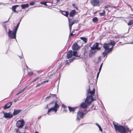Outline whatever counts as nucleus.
I'll use <instances>...</instances> for the list:
<instances>
[{
	"label": "nucleus",
	"instance_id": "1",
	"mask_svg": "<svg viewBox=\"0 0 133 133\" xmlns=\"http://www.w3.org/2000/svg\"><path fill=\"white\" fill-rule=\"evenodd\" d=\"M95 92V88L93 85H90L89 88L87 90V97L85 102L81 103L80 105L81 108L85 109L88 106V104H90L95 100L93 98Z\"/></svg>",
	"mask_w": 133,
	"mask_h": 133
},
{
	"label": "nucleus",
	"instance_id": "2",
	"mask_svg": "<svg viewBox=\"0 0 133 133\" xmlns=\"http://www.w3.org/2000/svg\"><path fill=\"white\" fill-rule=\"evenodd\" d=\"M114 124L115 130L121 133H130L131 130L127 126H123L116 122H113Z\"/></svg>",
	"mask_w": 133,
	"mask_h": 133
},
{
	"label": "nucleus",
	"instance_id": "3",
	"mask_svg": "<svg viewBox=\"0 0 133 133\" xmlns=\"http://www.w3.org/2000/svg\"><path fill=\"white\" fill-rule=\"evenodd\" d=\"M115 43V42L111 40L109 43H105L104 44L103 46L105 51L103 52V54L104 57L107 55V53H109L112 50Z\"/></svg>",
	"mask_w": 133,
	"mask_h": 133
},
{
	"label": "nucleus",
	"instance_id": "4",
	"mask_svg": "<svg viewBox=\"0 0 133 133\" xmlns=\"http://www.w3.org/2000/svg\"><path fill=\"white\" fill-rule=\"evenodd\" d=\"M59 106L57 102L55 101V105L53 107H52L49 109L48 111L47 114L49 115H50V113L54 112L55 113H56L58 109L59 108Z\"/></svg>",
	"mask_w": 133,
	"mask_h": 133
},
{
	"label": "nucleus",
	"instance_id": "5",
	"mask_svg": "<svg viewBox=\"0 0 133 133\" xmlns=\"http://www.w3.org/2000/svg\"><path fill=\"white\" fill-rule=\"evenodd\" d=\"M17 31L13 29L12 31L9 29V31L8 35L9 38L15 39L16 37V33Z\"/></svg>",
	"mask_w": 133,
	"mask_h": 133
},
{
	"label": "nucleus",
	"instance_id": "6",
	"mask_svg": "<svg viewBox=\"0 0 133 133\" xmlns=\"http://www.w3.org/2000/svg\"><path fill=\"white\" fill-rule=\"evenodd\" d=\"M24 123V122L23 120H18L17 122L16 126L18 128H21L23 127Z\"/></svg>",
	"mask_w": 133,
	"mask_h": 133
},
{
	"label": "nucleus",
	"instance_id": "7",
	"mask_svg": "<svg viewBox=\"0 0 133 133\" xmlns=\"http://www.w3.org/2000/svg\"><path fill=\"white\" fill-rule=\"evenodd\" d=\"M86 113L84 114L83 112L80 111H78L77 113L76 120L78 121L80 120V118H83L84 117L83 116Z\"/></svg>",
	"mask_w": 133,
	"mask_h": 133
},
{
	"label": "nucleus",
	"instance_id": "8",
	"mask_svg": "<svg viewBox=\"0 0 133 133\" xmlns=\"http://www.w3.org/2000/svg\"><path fill=\"white\" fill-rule=\"evenodd\" d=\"M91 3L94 6H98L99 4V1L98 0H91Z\"/></svg>",
	"mask_w": 133,
	"mask_h": 133
},
{
	"label": "nucleus",
	"instance_id": "9",
	"mask_svg": "<svg viewBox=\"0 0 133 133\" xmlns=\"http://www.w3.org/2000/svg\"><path fill=\"white\" fill-rule=\"evenodd\" d=\"M76 20H72L71 19H69V26L70 30L71 31L72 25L76 22Z\"/></svg>",
	"mask_w": 133,
	"mask_h": 133
},
{
	"label": "nucleus",
	"instance_id": "10",
	"mask_svg": "<svg viewBox=\"0 0 133 133\" xmlns=\"http://www.w3.org/2000/svg\"><path fill=\"white\" fill-rule=\"evenodd\" d=\"M4 117L5 118H10L12 117L13 115L10 112L5 113L4 112Z\"/></svg>",
	"mask_w": 133,
	"mask_h": 133
},
{
	"label": "nucleus",
	"instance_id": "11",
	"mask_svg": "<svg viewBox=\"0 0 133 133\" xmlns=\"http://www.w3.org/2000/svg\"><path fill=\"white\" fill-rule=\"evenodd\" d=\"M91 48L93 49L96 50H99L100 49V48L98 47V43H97L95 44Z\"/></svg>",
	"mask_w": 133,
	"mask_h": 133
},
{
	"label": "nucleus",
	"instance_id": "12",
	"mask_svg": "<svg viewBox=\"0 0 133 133\" xmlns=\"http://www.w3.org/2000/svg\"><path fill=\"white\" fill-rule=\"evenodd\" d=\"M79 48V47L78 46L76 43L74 44L72 46V49L74 50H77Z\"/></svg>",
	"mask_w": 133,
	"mask_h": 133
},
{
	"label": "nucleus",
	"instance_id": "13",
	"mask_svg": "<svg viewBox=\"0 0 133 133\" xmlns=\"http://www.w3.org/2000/svg\"><path fill=\"white\" fill-rule=\"evenodd\" d=\"M11 102H9L6 104L4 107V109H6L9 108L12 105Z\"/></svg>",
	"mask_w": 133,
	"mask_h": 133
},
{
	"label": "nucleus",
	"instance_id": "14",
	"mask_svg": "<svg viewBox=\"0 0 133 133\" xmlns=\"http://www.w3.org/2000/svg\"><path fill=\"white\" fill-rule=\"evenodd\" d=\"M72 55V51L71 50L70 51L67 53L66 58L68 59H69L70 58Z\"/></svg>",
	"mask_w": 133,
	"mask_h": 133
},
{
	"label": "nucleus",
	"instance_id": "15",
	"mask_svg": "<svg viewBox=\"0 0 133 133\" xmlns=\"http://www.w3.org/2000/svg\"><path fill=\"white\" fill-rule=\"evenodd\" d=\"M72 55L74 56H75L76 57H78L77 59H78L80 58L79 55L77 53V52L76 51H74L73 53L72 54Z\"/></svg>",
	"mask_w": 133,
	"mask_h": 133
},
{
	"label": "nucleus",
	"instance_id": "16",
	"mask_svg": "<svg viewBox=\"0 0 133 133\" xmlns=\"http://www.w3.org/2000/svg\"><path fill=\"white\" fill-rule=\"evenodd\" d=\"M76 13V11L75 10H72L70 13L69 15L70 17L73 16Z\"/></svg>",
	"mask_w": 133,
	"mask_h": 133
},
{
	"label": "nucleus",
	"instance_id": "17",
	"mask_svg": "<svg viewBox=\"0 0 133 133\" xmlns=\"http://www.w3.org/2000/svg\"><path fill=\"white\" fill-rule=\"evenodd\" d=\"M22 9H24L29 7V5L28 4H22L21 5Z\"/></svg>",
	"mask_w": 133,
	"mask_h": 133
},
{
	"label": "nucleus",
	"instance_id": "18",
	"mask_svg": "<svg viewBox=\"0 0 133 133\" xmlns=\"http://www.w3.org/2000/svg\"><path fill=\"white\" fill-rule=\"evenodd\" d=\"M21 111V110H15L13 113V115H17L20 113Z\"/></svg>",
	"mask_w": 133,
	"mask_h": 133
},
{
	"label": "nucleus",
	"instance_id": "19",
	"mask_svg": "<svg viewBox=\"0 0 133 133\" xmlns=\"http://www.w3.org/2000/svg\"><path fill=\"white\" fill-rule=\"evenodd\" d=\"M3 26L4 29H5L6 31L7 32L8 29H9L8 25L7 24H3Z\"/></svg>",
	"mask_w": 133,
	"mask_h": 133
},
{
	"label": "nucleus",
	"instance_id": "20",
	"mask_svg": "<svg viewBox=\"0 0 133 133\" xmlns=\"http://www.w3.org/2000/svg\"><path fill=\"white\" fill-rule=\"evenodd\" d=\"M28 86H26L24 88L18 92L17 94L16 95H18L23 92Z\"/></svg>",
	"mask_w": 133,
	"mask_h": 133
},
{
	"label": "nucleus",
	"instance_id": "21",
	"mask_svg": "<svg viewBox=\"0 0 133 133\" xmlns=\"http://www.w3.org/2000/svg\"><path fill=\"white\" fill-rule=\"evenodd\" d=\"M61 13L62 14L65 16L66 17H68V12L66 11H62V12Z\"/></svg>",
	"mask_w": 133,
	"mask_h": 133
},
{
	"label": "nucleus",
	"instance_id": "22",
	"mask_svg": "<svg viewBox=\"0 0 133 133\" xmlns=\"http://www.w3.org/2000/svg\"><path fill=\"white\" fill-rule=\"evenodd\" d=\"M20 24V23H19L17 24V26H14L13 28V29L15 30L16 31H17V30L18 29V28L19 24Z\"/></svg>",
	"mask_w": 133,
	"mask_h": 133
},
{
	"label": "nucleus",
	"instance_id": "23",
	"mask_svg": "<svg viewBox=\"0 0 133 133\" xmlns=\"http://www.w3.org/2000/svg\"><path fill=\"white\" fill-rule=\"evenodd\" d=\"M68 108H69V110L70 111V112H71V111H73H73H74L75 110V109L76 108H75L74 107L72 108V107H68Z\"/></svg>",
	"mask_w": 133,
	"mask_h": 133
},
{
	"label": "nucleus",
	"instance_id": "24",
	"mask_svg": "<svg viewBox=\"0 0 133 133\" xmlns=\"http://www.w3.org/2000/svg\"><path fill=\"white\" fill-rule=\"evenodd\" d=\"M96 50L94 49H91V50H90V52L92 54H94L96 51Z\"/></svg>",
	"mask_w": 133,
	"mask_h": 133
},
{
	"label": "nucleus",
	"instance_id": "25",
	"mask_svg": "<svg viewBox=\"0 0 133 133\" xmlns=\"http://www.w3.org/2000/svg\"><path fill=\"white\" fill-rule=\"evenodd\" d=\"M18 6V5H14L12 6V9L13 11L15 12H16V8Z\"/></svg>",
	"mask_w": 133,
	"mask_h": 133
},
{
	"label": "nucleus",
	"instance_id": "26",
	"mask_svg": "<svg viewBox=\"0 0 133 133\" xmlns=\"http://www.w3.org/2000/svg\"><path fill=\"white\" fill-rule=\"evenodd\" d=\"M80 38L83 40L84 43H86L87 42V39L86 38L81 37Z\"/></svg>",
	"mask_w": 133,
	"mask_h": 133
},
{
	"label": "nucleus",
	"instance_id": "27",
	"mask_svg": "<svg viewBox=\"0 0 133 133\" xmlns=\"http://www.w3.org/2000/svg\"><path fill=\"white\" fill-rule=\"evenodd\" d=\"M92 21L93 22H95L98 21V19L97 17H95L93 18Z\"/></svg>",
	"mask_w": 133,
	"mask_h": 133
},
{
	"label": "nucleus",
	"instance_id": "28",
	"mask_svg": "<svg viewBox=\"0 0 133 133\" xmlns=\"http://www.w3.org/2000/svg\"><path fill=\"white\" fill-rule=\"evenodd\" d=\"M133 23V20H130L129 21V22L128 23V25H131L132 23Z\"/></svg>",
	"mask_w": 133,
	"mask_h": 133
},
{
	"label": "nucleus",
	"instance_id": "29",
	"mask_svg": "<svg viewBox=\"0 0 133 133\" xmlns=\"http://www.w3.org/2000/svg\"><path fill=\"white\" fill-rule=\"evenodd\" d=\"M39 78H40L39 77H36V78L35 79H34L33 81H32L31 82L32 83V82H35L36 81H37V80H38V79H39Z\"/></svg>",
	"mask_w": 133,
	"mask_h": 133
},
{
	"label": "nucleus",
	"instance_id": "30",
	"mask_svg": "<svg viewBox=\"0 0 133 133\" xmlns=\"http://www.w3.org/2000/svg\"><path fill=\"white\" fill-rule=\"evenodd\" d=\"M105 14V11L103 10L102 13H100L99 14V15L101 16Z\"/></svg>",
	"mask_w": 133,
	"mask_h": 133
},
{
	"label": "nucleus",
	"instance_id": "31",
	"mask_svg": "<svg viewBox=\"0 0 133 133\" xmlns=\"http://www.w3.org/2000/svg\"><path fill=\"white\" fill-rule=\"evenodd\" d=\"M40 3L41 4H43L44 5H47L46 4V2H41Z\"/></svg>",
	"mask_w": 133,
	"mask_h": 133
},
{
	"label": "nucleus",
	"instance_id": "32",
	"mask_svg": "<svg viewBox=\"0 0 133 133\" xmlns=\"http://www.w3.org/2000/svg\"><path fill=\"white\" fill-rule=\"evenodd\" d=\"M103 64V63H101V65L99 69V71H101V69L102 68V67Z\"/></svg>",
	"mask_w": 133,
	"mask_h": 133
},
{
	"label": "nucleus",
	"instance_id": "33",
	"mask_svg": "<svg viewBox=\"0 0 133 133\" xmlns=\"http://www.w3.org/2000/svg\"><path fill=\"white\" fill-rule=\"evenodd\" d=\"M43 84V83H39V84H37L36 87H39V86H40L42 84Z\"/></svg>",
	"mask_w": 133,
	"mask_h": 133
},
{
	"label": "nucleus",
	"instance_id": "34",
	"mask_svg": "<svg viewBox=\"0 0 133 133\" xmlns=\"http://www.w3.org/2000/svg\"><path fill=\"white\" fill-rule=\"evenodd\" d=\"M72 5L73 6L75 7V8L77 9V7L76 6V4L74 3H73L72 4Z\"/></svg>",
	"mask_w": 133,
	"mask_h": 133
},
{
	"label": "nucleus",
	"instance_id": "35",
	"mask_svg": "<svg viewBox=\"0 0 133 133\" xmlns=\"http://www.w3.org/2000/svg\"><path fill=\"white\" fill-rule=\"evenodd\" d=\"M75 59V58L74 57V58H73L72 59H70L69 60V62H72V61H73V60L74 59Z\"/></svg>",
	"mask_w": 133,
	"mask_h": 133
},
{
	"label": "nucleus",
	"instance_id": "36",
	"mask_svg": "<svg viewBox=\"0 0 133 133\" xmlns=\"http://www.w3.org/2000/svg\"><path fill=\"white\" fill-rule=\"evenodd\" d=\"M34 4V2H30V3H29V4L30 5H33Z\"/></svg>",
	"mask_w": 133,
	"mask_h": 133
},
{
	"label": "nucleus",
	"instance_id": "37",
	"mask_svg": "<svg viewBox=\"0 0 133 133\" xmlns=\"http://www.w3.org/2000/svg\"><path fill=\"white\" fill-rule=\"evenodd\" d=\"M50 96H48L46 97L45 98V100L46 101L48 99H49L50 98Z\"/></svg>",
	"mask_w": 133,
	"mask_h": 133
},
{
	"label": "nucleus",
	"instance_id": "38",
	"mask_svg": "<svg viewBox=\"0 0 133 133\" xmlns=\"http://www.w3.org/2000/svg\"><path fill=\"white\" fill-rule=\"evenodd\" d=\"M98 60L99 62L101 61V57H99L98 58Z\"/></svg>",
	"mask_w": 133,
	"mask_h": 133
},
{
	"label": "nucleus",
	"instance_id": "39",
	"mask_svg": "<svg viewBox=\"0 0 133 133\" xmlns=\"http://www.w3.org/2000/svg\"><path fill=\"white\" fill-rule=\"evenodd\" d=\"M100 72V71H99V72L97 74V78H98Z\"/></svg>",
	"mask_w": 133,
	"mask_h": 133
},
{
	"label": "nucleus",
	"instance_id": "40",
	"mask_svg": "<svg viewBox=\"0 0 133 133\" xmlns=\"http://www.w3.org/2000/svg\"><path fill=\"white\" fill-rule=\"evenodd\" d=\"M16 131L17 133L19 132H20L19 131V129H16Z\"/></svg>",
	"mask_w": 133,
	"mask_h": 133
},
{
	"label": "nucleus",
	"instance_id": "41",
	"mask_svg": "<svg viewBox=\"0 0 133 133\" xmlns=\"http://www.w3.org/2000/svg\"><path fill=\"white\" fill-rule=\"evenodd\" d=\"M98 128L99 129V130L100 131H101L102 132V129H101V127L100 126Z\"/></svg>",
	"mask_w": 133,
	"mask_h": 133
},
{
	"label": "nucleus",
	"instance_id": "42",
	"mask_svg": "<svg viewBox=\"0 0 133 133\" xmlns=\"http://www.w3.org/2000/svg\"><path fill=\"white\" fill-rule=\"evenodd\" d=\"M48 82V80H47L46 81H44L43 82H42V83H46V82Z\"/></svg>",
	"mask_w": 133,
	"mask_h": 133
},
{
	"label": "nucleus",
	"instance_id": "43",
	"mask_svg": "<svg viewBox=\"0 0 133 133\" xmlns=\"http://www.w3.org/2000/svg\"><path fill=\"white\" fill-rule=\"evenodd\" d=\"M75 35V34H72V33H70V36H73V35Z\"/></svg>",
	"mask_w": 133,
	"mask_h": 133
},
{
	"label": "nucleus",
	"instance_id": "44",
	"mask_svg": "<svg viewBox=\"0 0 133 133\" xmlns=\"http://www.w3.org/2000/svg\"><path fill=\"white\" fill-rule=\"evenodd\" d=\"M23 55H22L21 56H19V57H20V58L21 59V58H23Z\"/></svg>",
	"mask_w": 133,
	"mask_h": 133
},
{
	"label": "nucleus",
	"instance_id": "45",
	"mask_svg": "<svg viewBox=\"0 0 133 133\" xmlns=\"http://www.w3.org/2000/svg\"><path fill=\"white\" fill-rule=\"evenodd\" d=\"M96 125L98 127H99L100 125L98 123H96Z\"/></svg>",
	"mask_w": 133,
	"mask_h": 133
},
{
	"label": "nucleus",
	"instance_id": "46",
	"mask_svg": "<svg viewBox=\"0 0 133 133\" xmlns=\"http://www.w3.org/2000/svg\"><path fill=\"white\" fill-rule=\"evenodd\" d=\"M68 61H66V64H68Z\"/></svg>",
	"mask_w": 133,
	"mask_h": 133
},
{
	"label": "nucleus",
	"instance_id": "47",
	"mask_svg": "<svg viewBox=\"0 0 133 133\" xmlns=\"http://www.w3.org/2000/svg\"><path fill=\"white\" fill-rule=\"evenodd\" d=\"M33 74V73L32 72L30 73V75H32Z\"/></svg>",
	"mask_w": 133,
	"mask_h": 133
},
{
	"label": "nucleus",
	"instance_id": "48",
	"mask_svg": "<svg viewBox=\"0 0 133 133\" xmlns=\"http://www.w3.org/2000/svg\"><path fill=\"white\" fill-rule=\"evenodd\" d=\"M57 0V2H56L57 3L59 1V0Z\"/></svg>",
	"mask_w": 133,
	"mask_h": 133
},
{
	"label": "nucleus",
	"instance_id": "49",
	"mask_svg": "<svg viewBox=\"0 0 133 133\" xmlns=\"http://www.w3.org/2000/svg\"><path fill=\"white\" fill-rule=\"evenodd\" d=\"M63 111H65V112H66V110H65V109H64L63 110Z\"/></svg>",
	"mask_w": 133,
	"mask_h": 133
},
{
	"label": "nucleus",
	"instance_id": "50",
	"mask_svg": "<svg viewBox=\"0 0 133 133\" xmlns=\"http://www.w3.org/2000/svg\"><path fill=\"white\" fill-rule=\"evenodd\" d=\"M25 129H27V127H25Z\"/></svg>",
	"mask_w": 133,
	"mask_h": 133
},
{
	"label": "nucleus",
	"instance_id": "51",
	"mask_svg": "<svg viewBox=\"0 0 133 133\" xmlns=\"http://www.w3.org/2000/svg\"><path fill=\"white\" fill-rule=\"evenodd\" d=\"M24 65L25 66V67H26V68L27 67V66L26 65V66H25V65H26V64H24Z\"/></svg>",
	"mask_w": 133,
	"mask_h": 133
},
{
	"label": "nucleus",
	"instance_id": "52",
	"mask_svg": "<svg viewBox=\"0 0 133 133\" xmlns=\"http://www.w3.org/2000/svg\"><path fill=\"white\" fill-rule=\"evenodd\" d=\"M47 108H48V105H47Z\"/></svg>",
	"mask_w": 133,
	"mask_h": 133
},
{
	"label": "nucleus",
	"instance_id": "53",
	"mask_svg": "<svg viewBox=\"0 0 133 133\" xmlns=\"http://www.w3.org/2000/svg\"><path fill=\"white\" fill-rule=\"evenodd\" d=\"M35 133H39L38 132H35Z\"/></svg>",
	"mask_w": 133,
	"mask_h": 133
},
{
	"label": "nucleus",
	"instance_id": "54",
	"mask_svg": "<svg viewBox=\"0 0 133 133\" xmlns=\"http://www.w3.org/2000/svg\"><path fill=\"white\" fill-rule=\"evenodd\" d=\"M132 43H133V42Z\"/></svg>",
	"mask_w": 133,
	"mask_h": 133
}]
</instances>
